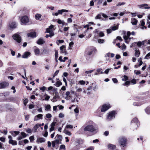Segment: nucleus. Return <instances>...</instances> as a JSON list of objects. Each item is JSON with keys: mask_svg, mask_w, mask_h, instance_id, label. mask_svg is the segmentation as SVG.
Returning a JSON list of instances; mask_svg holds the SVG:
<instances>
[{"mask_svg": "<svg viewBox=\"0 0 150 150\" xmlns=\"http://www.w3.org/2000/svg\"><path fill=\"white\" fill-rule=\"evenodd\" d=\"M87 124L88 125L84 128V130L85 131L93 132L95 130V129L93 125V122L92 121H90Z\"/></svg>", "mask_w": 150, "mask_h": 150, "instance_id": "nucleus-1", "label": "nucleus"}, {"mask_svg": "<svg viewBox=\"0 0 150 150\" xmlns=\"http://www.w3.org/2000/svg\"><path fill=\"white\" fill-rule=\"evenodd\" d=\"M127 140L126 138L124 137H121L119 138L118 142L121 146L125 147L127 143Z\"/></svg>", "mask_w": 150, "mask_h": 150, "instance_id": "nucleus-2", "label": "nucleus"}, {"mask_svg": "<svg viewBox=\"0 0 150 150\" xmlns=\"http://www.w3.org/2000/svg\"><path fill=\"white\" fill-rule=\"evenodd\" d=\"M67 96L66 98L67 99H69L71 98V101L72 102H74L76 101L77 102H78L79 101L78 100H77L76 98H74V99H73L72 98V96H71V94H70V93L69 91H67L66 93L65 94Z\"/></svg>", "mask_w": 150, "mask_h": 150, "instance_id": "nucleus-3", "label": "nucleus"}, {"mask_svg": "<svg viewBox=\"0 0 150 150\" xmlns=\"http://www.w3.org/2000/svg\"><path fill=\"white\" fill-rule=\"evenodd\" d=\"M131 35V33L129 31H128L126 34H124L123 38L125 40V42L128 44L130 40L129 36Z\"/></svg>", "mask_w": 150, "mask_h": 150, "instance_id": "nucleus-4", "label": "nucleus"}, {"mask_svg": "<svg viewBox=\"0 0 150 150\" xmlns=\"http://www.w3.org/2000/svg\"><path fill=\"white\" fill-rule=\"evenodd\" d=\"M21 21L22 25H25L26 24L29 22L28 17L26 16H22L21 18Z\"/></svg>", "mask_w": 150, "mask_h": 150, "instance_id": "nucleus-5", "label": "nucleus"}, {"mask_svg": "<svg viewBox=\"0 0 150 150\" xmlns=\"http://www.w3.org/2000/svg\"><path fill=\"white\" fill-rule=\"evenodd\" d=\"M111 107L109 103L103 104L101 107V111L102 112H104Z\"/></svg>", "mask_w": 150, "mask_h": 150, "instance_id": "nucleus-6", "label": "nucleus"}, {"mask_svg": "<svg viewBox=\"0 0 150 150\" xmlns=\"http://www.w3.org/2000/svg\"><path fill=\"white\" fill-rule=\"evenodd\" d=\"M17 23L15 22H10L8 25V27L11 30H13L17 27Z\"/></svg>", "mask_w": 150, "mask_h": 150, "instance_id": "nucleus-7", "label": "nucleus"}, {"mask_svg": "<svg viewBox=\"0 0 150 150\" xmlns=\"http://www.w3.org/2000/svg\"><path fill=\"white\" fill-rule=\"evenodd\" d=\"M13 38L18 43L21 42V39L20 36L18 34H16L13 35Z\"/></svg>", "mask_w": 150, "mask_h": 150, "instance_id": "nucleus-8", "label": "nucleus"}, {"mask_svg": "<svg viewBox=\"0 0 150 150\" xmlns=\"http://www.w3.org/2000/svg\"><path fill=\"white\" fill-rule=\"evenodd\" d=\"M116 114V113L115 111H112L110 112L108 115L107 119L109 120L113 119L115 117V115Z\"/></svg>", "mask_w": 150, "mask_h": 150, "instance_id": "nucleus-9", "label": "nucleus"}, {"mask_svg": "<svg viewBox=\"0 0 150 150\" xmlns=\"http://www.w3.org/2000/svg\"><path fill=\"white\" fill-rule=\"evenodd\" d=\"M131 124L134 125L135 128H137L139 125V122L137 118H134L131 121Z\"/></svg>", "mask_w": 150, "mask_h": 150, "instance_id": "nucleus-10", "label": "nucleus"}, {"mask_svg": "<svg viewBox=\"0 0 150 150\" xmlns=\"http://www.w3.org/2000/svg\"><path fill=\"white\" fill-rule=\"evenodd\" d=\"M137 7L139 8H144L145 9H149L150 8V7L148 6V5L146 4L139 5L137 6Z\"/></svg>", "mask_w": 150, "mask_h": 150, "instance_id": "nucleus-11", "label": "nucleus"}, {"mask_svg": "<svg viewBox=\"0 0 150 150\" xmlns=\"http://www.w3.org/2000/svg\"><path fill=\"white\" fill-rule=\"evenodd\" d=\"M9 85L8 82H4L0 83V89L5 88L6 87L8 86Z\"/></svg>", "mask_w": 150, "mask_h": 150, "instance_id": "nucleus-12", "label": "nucleus"}, {"mask_svg": "<svg viewBox=\"0 0 150 150\" xmlns=\"http://www.w3.org/2000/svg\"><path fill=\"white\" fill-rule=\"evenodd\" d=\"M62 85V82L60 81L59 78H57L56 82L54 85L57 87H58Z\"/></svg>", "mask_w": 150, "mask_h": 150, "instance_id": "nucleus-13", "label": "nucleus"}, {"mask_svg": "<svg viewBox=\"0 0 150 150\" xmlns=\"http://www.w3.org/2000/svg\"><path fill=\"white\" fill-rule=\"evenodd\" d=\"M108 147L110 150H113L115 149L116 146L115 145L110 144H108L107 145Z\"/></svg>", "mask_w": 150, "mask_h": 150, "instance_id": "nucleus-14", "label": "nucleus"}, {"mask_svg": "<svg viewBox=\"0 0 150 150\" xmlns=\"http://www.w3.org/2000/svg\"><path fill=\"white\" fill-rule=\"evenodd\" d=\"M42 116L43 115L41 114H39L35 116L34 118V121H37L40 119H42Z\"/></svg>", "mask_w": 150, "mask_h": 150, "instance_id": "nucleus-15", "label": "nucleus"}, {"mask_svg": "<svg viewBox=\"0 0 150 150\" xmlns=\"http://www.w3.org/2000/svg\"><path fill=\"white\" fill-rule=\"evenodd\" d=\"M27 36L28 37L33 38L36 37V33L35 32H32L28 33L27 34Z\"/></svg>", "mask_w": 150, "mask_h": 150, "instance_id": "nucleus-16", "label": "nucleus"}, {"mask_svg": "<svg viewBox=\"0 0 150 150\" xmlns=\"http://www.w3.org/2000/svg\"><path fill=\"white\" fill-rule=\"evenodd\" d=\"M45 142V139L43 138H38L36 140V142L37 143L39 144L40 143H42L44 142Z\"/></svg>", "mask_w": 150, "mask_h": 150, "instance_id": "nucleus-17", "label": "nucleus"}, {"mask_svg": "<svg viewBox=\"0 0 150 150\" xmlns=\"http://www.w3.org/2000/svg\"><path fill=\"white\" fill-rule=\"evenodd\" d=\"M30 54V52H25L24 54L22 56V57L23 58H26Z\"/></svg>", "mask_w": 150, "mask_h": 150, "instance_id": "nucleus-18", "label": "nucleus"}, {"mask_svg": "<svg viewBox=\"0 0 150 150\" xmlns=\"http://www.w3.org/2000/svg\"><path fill=\"white\" fill-rule=\"evenodd\" d=\"M45 42V41L42 38H40L37 41V43L38 44L41 45L43 44Z\"/></svg>", "mask_w": 150, "mask_h": 150, "instance_id": "nucleus-19", "label": "nucleus"}, {"mask_svg": "<svg viewBox=\"0 0 150 150\" xmlns=\"http://www.w3.org/2000/svg\"><path fill=\"white\" fill-rule=\"evenodd\" d=\"M137 21L134 18H132L131 19V23L133 25H136L137 24Z\"/></svg>", "mask_w": 150, "mask_h": 150, "instance_id": "nucleus-20", "label": "nucleus"}, {"mask_svg": "<svg viewBox=\"0 0 150 150\" xmlns=\"http://www.w3.org/2000/svg\"><path fill=\"white\" fill-rule=\"evenodd\" d=\"M53 28V26L52 25H51L48 28H47L46 29V31L47 33H50L53 32L52 31V29Z\"/></svg>", "mask_w": 150, "mask_h": 150, "instance_id": "nucleus-21", "label": "nucleus"}, {"mask_svg": "<svg viewBox=\"0 0 150 150\" xmlns=\"http://www.w3.org/2000/svg\"><path fill=\"white\" fill-rule=\"evenodd\" d=\"M8 142L13 145H16L17 144V142L13 140H9Z\"/></svg>", "mask_w": 150, "mask_h": 150, "instance_id": "nucleus-22", "label": "nucleus"}, {"mask_svg": "<svg viewBox=\"0 0 150 150\" xmlns=\"http://www.w3.org/2000/svg\"><path fill=\"white\" fill-rule=\"evenodd\" d=\"M96 50L95 47H93L91 50L88 52V54L89 55L95 52Z\"/></svg>", "mask_w": 150, "mask_h": 150, "instance_id": "nucleus-23", "label": "nucleus"}, {"mask_svg": "<svg viewBox=\"0 0 150 150\" xmlns=\"http://www.w3.org/2000/svg\"><path fill=\"white\" fill-rule=\"evenodd\" d=\"M34 52L36 55H38L40 53V50L38 48L34 49Z\"/></svg>", "mask_w": 150, "mask_h": 150, "instance_id": "nucleus-24", "label": "nucleus"}, {"mask_svg": "<svg viewBox=\"0 0 150 150\" xmlns=\"http://www.w3.org/2000/svg\"><path fill=\"white\" fill-rule=\"evenodd\" d=\"M41 126V125L39 124H37L33 127V129L34 130V132H35L37 129Z\"/></svg>", "mask_w": 150, "mask_h": 150, "instance_id": "nucleus-25", "label": "nucleus"}, {"mask_svg": "<svg viewBox=\"0 0 150 150\" xmlns=\"http://www.w3.org/2000/svg\"><path fill=\"white\" fill-rule=\"evenodd\" d=\"M68 10L66 9H62L61 10H58L57 11L59 14H62V13L64 12H68Z\"/></svg>", "mask_w": 150, "mask_h": 150, "instance_id": "nucleus-26", "label": "nucleus"}, {"mask_svg": "<svg viewBox=\"0 0 150 150\" xmlns=\"http://www.w3.org/2000/svg\"><path fill=\"white\" fill-rule=\"evenodd\" d=\"M141 25L142 26V27H140V28L142 29H146V27L144 26V25H145L144 22L143 21H142L141 22Z\"/></svg>", "mask_w": 150, "mask_h": 150, "instance_id": "nucleus-27", "label": "nucleus"}, {"mask_svg": "<svg viewBox=\"0 0 150 150\" xmlns=\"http://www.w3.org/2000/svg\"><path fill=\"white\" fill-rule=\"evenodd\" d=\"M41 16V15L40 14H37L35 16V18L37 20H40V18Z\"/></svg>", "mask_w": 150, "mask_h": 150, "instance_id": "nucleus-28", "label": "nucleus"}, {"mask_svg": "<svg viewBox=\"0 0 150 150\" xmlns=\"http://www.w3.org/2000/svg\"><path fill=\"white\" fill-rule=\"evenodd\" d=\"M49 33L50 34L49 35L47 34L46 35L45 37L46 38H48L49 37H51L52 36H53L54 35L53 32H50Z\"/></svg>", "mask_w": 150, "mask_h": 150, "instance_id": "nucleus-29", "label": "nucleus"}, {"mask_svg": "<svg viewBox=\"0 0 150 150\" xmlns=\"http://www.w3.org/2000/svg\"><path fill=\"white\" fill-rule=\"evenodd\" d=\"M140 54V52L139 50H135V56L137 57L139 56Z\"/></svg>", "mask_w": 150, "mask_h": 150, "instance_id": "nucleus-30", "label": "nucleus"}, {"mask_svg": "<svg viewBox=\"0 0 150 150\" xmlns=\"http://www.w3.org/2000/svg\"><path fill=\"white\" fill-rule=\"evenodd\" d=\"M55 138L56 139H59L60 141H61L62 139V136L60 135L57 134L55 136Z\"/></svg>", "mask_w": 150, "mask_h": 150, "instance_id": "nucleus-31", "label": "nucleus"}, {"mask_svg": "<svg viewBox=\"0 0 150 150\" xmlns=\"http://www.w3.org/2000/svg\"><path fill=\"white\" fill-rule=\"evenodd\" d=\"M145 112L148 114H150V107H148L145 109Z\"/></svg>", "mask_w": 150, "mask_h": 150, "instance_id": "nucleus-32", "label": "nucleus"}, {"mask_svg": "<svg viewBox=\"0 0 150 150\" xmlns=\"http://www.w3.org/2000/svg\"><path fill=\"white\" fill-rule=\"evenodd\" d=\"M128 77L126 75H124L123 76V78L122 79V81H126L128 80Z\"/></svg>", "mask_w": 150, "mask_h": 150, "instance_id": "nucleus-33", "label": "nucleus"}, {"mask_svg": "<svg viewBox=\"0 0 150 150\" xmlns=\"http://www.w3.org/2000/svg\"><path fill=\"white\" fill-rule=\"evenodd\" d=\"M130 82L129 81H127L125 82V83L122 84V85L124 86H128V85H129Z\"/></svg>", "mask_w": 150, "mask_h": 150, "instance_id": "nucleus-34", "label": "nucleus"}, {"mask_svg": "<svg viewBox=\"0 0 150 150\" xmlns=\"http://www.w3.org/2000/svg\"><path fill=\"white\" fill-rule=\"evenodd\" d=\"M111 29L113 30H115L118 29V25H116L112 27H111Z\"/></svg>", "mask_w": 150, "mask_h": 150, "instance_id": "nucleus-35", "label": "nucleus"}, {"mask_svg": "<svg viewBox=\"0 0 150 150\" xmlns=\"http://www.w3.org/2000/svg\"><path fill=\"white\" fill-rule=\"evenodd\" d=\"M144 58L147 59L150 58V52H149L146 55Z\"/></svg>", "mask_w": 150, "mask_h": 150, "instance_id": "nucleus-36", "label": "nucleus"}, {"mask_svg": "<svg viewBox=\"0 0 150 150\" xmlns=\"http://www.w3.org/2000/svg\"><path fill=\"white\" fill-rule=\"evenodd\" d=\"M142 104L139 103V102H134L133 103V105L134 106H139L141 105Z\"/></svg>", "mask_w": 150, "mask_h": 150, "instance_id": "nucleus-37", "label": "nucleus"}, {"mask_svg": "<svg viewBox=\"0 0 150 150\" xmlns=\"http://www.w3.org/2000/svg\"><path fill=\"white\" fill-rule=\"evenodd\" d=\"M78 83L81 85H84L85 84V82L83 80H81Z\"/></svg>", "mask_w": 150, "mask_h": 150, "instance_id": "nucleus-38", "label": "nucleus"}, {"mask_svg": "<svg viewBox=\"0 0 150 150\" xmlns=\"http://www.w3.org/2000/svg\"><path fill=\"white\" fill-rule=\"evenodd\" d=\"M96 0H92L90 2V6H93L94 5V2H96Z\"/></svg>", "mask_w": 150, "mask_h": 150, "instance_id": "nucleus-39", "label": "nucleus"}, {"mask_svg": "<svg viewBox=\"0 0 150 150\" xmlns=\"http://www.w3.org/2000/svg\"><path fill=\"white\" fill-rule=\"evenodd\" d=\"M101 15L100 14H99L97 15L95 17V18L96 19H100L101 18Z\"/></svg>", "mask_w": 150, "mask_h": 150, "instance_id": "nucleus-40", "label": "nucleus"}, {"mask_svg": "<svg viewBox=\"0 0 150 150\" xmlns=\"http://www.w3.org/2000/svg\"><path fill=\"white\" fill-rule=\"evenodd\" d=\"M66 128L67 129H72L73 128V126L71 125H68L66 126Z\"/></svg>", "mask_w": 150, "mask_h": 150, "instance_id": "nucleus-41", "label": "nucleus"}, {"mask_svg": "<svg viewBox=\"0 0 150 150\" xmlns=\"http://www.w3.org/2000/svg\"><path fill=\"white\" fill-rule=\"evenodd\" d=\"M138 61L139 62V63L138 65V66H140L143 63V62H142V59L141 58H139L138 59Z\"/></svg>", "mask_w": 150, "mask_h": 150, "instance_id": "nucleus-42", "label": "nucleus"}, {"mask_svg": "<svg viewBox=\"0 0 150 150\" xmlns=\"http://www.w3.org/2000/svg\"><path fill=\"white\" fill-rule=\"evenodd\" d=\"M21 134L22 136L23 137V138H25L27 136V135L24 132H21Z\"/></svg>", "mask_w": 150, "mask_h": 150, "instance_id": "nucleus-43", "label": "nucleus"}, {"mask_svg": "<svg viewBox=\"0 0 150 150\" xmlns=\"http://www.w3.org/2000/svg\"><path fill=\"white\" fill-rule=\"evenodd\" d=\"M26 132L29 134H31L32 133V130L30 128H28L26 129Z\"/></svg>", "mask_w": 150, "mask_h": 150, "instance_id": "nucleus-44", "label": "nucleus"}, {"mask_svg": "<svg viewBox=\"0 0 150 150\" xmlns=\"http://www.w3.org/2000/svg\"><path fill=\"white\" fill-rule=\"evenodd\" d=\"M59 72V70H57L54 73L53 75V79H54V77L57 75Z\"/></svg>", "mask_w": 150, "mask_h": 150, "instance_id": "nucleus-45", "label": "nucleus"}, {"mask_svg": "<svg viewBox=\"0 0 150 150\" xmlns=\"http://www.w3.org/2000/svg\"><path fill=\"white\" fill-rule=\"evenodd\" d=\"M55 58H57L58 57V52L57 50H55Z\"/></svg>", "mask_w": 150, "mask_h": 150, "instance_id": "nucleus-46", "label": "nucleus"}, {"mask_svg": "<svg viewBox=\"0 0 150 150\" xmlns=\"http://www.w3.org/2000/svg\"><path fill=\"white\" fill-rule=\"evenodd\" d=\"M65 134L69 136H70L71 135V133L70 132L67 130L65 131Z\"/></svg>", "mask_w": 150, "mask_h": 150, "instance_id": "nucleus-47", "label": "nucleus"}, {"mask_svg": "<svg viewBox=\"0 0 150 150\" xmlns=\"http://www.w3.org/2000/svg\"><path fill=\"white\" fill-rule=\"evenodd\" d=\"M76 91L77 92H80L82 91V89L81 88H78L77 86L76 87Z\"/></svg>", "mask_w": 150, "mask_h": 150, "instance_id": "nucleus-48", "label": "nucleus"}, {"mask_svg": "<svg viewBox=\"0 0 150 150\" xmlns=\"http://www.w3.org/2000/svg\"><path fill=\"white\" fill-rule=\"evenodd\" d=\"M74 44V43L73 42H71L69 43V49H71V46H72Z\"/></svg>", "mask_w": 150, "mask_h": 150, "instance_id": "nucleus-49", "label": "nucleus"}, {"mask_svg": "<svg viewBox=\"0 0 150 150\" xmlns=\"http://www.w3.org/2000/svg\"><path fill=\"white\" fill-rule=\"evenodd\" d=\"M64 42V41L63 40H58V42H56V43L57 45H59V43H63Z\"/></svg>", "mask_w": 150, "mask_h": 150, "instance_id": "nucleus-50", "label": "nucleus"}, {"mask_svg": "<svg viewBox=\"0 0 150 150\" xmlns=\"http://www.w3.org/2000/svg\"><path fill=\"white\" fill-rule=\"evenodd\" d=\"M46 117L47 118H51V117H52V115L48 113V114H47L46 115Z\"/></svg>", "mask_w": 150, "mask_h": 150, "instance_id": "nucleus-51", "label": "nucleus"}, {"mask_svg": "<svg viewBox=\"0 0 150 150\" xmlns=\"http://www.w3.org/2000/svg\"><path fill=\"white\" fill-rule=\"evenodd\" d=\"M125 4V2H119L117 4V6H121L122 5H124Z\"/></svg>", "mask_w": 150, "mask_h": 150, "instance_id": "nucleus-52", "label": "nucleus"}, {"mask_svg": "<svg viewBox=\"0 0 150 150\" xmlns=\"http://www.w3.org/2000/svg\"><path fill=\"white\" fill-rule=\"evenodd\" d=\"M40 90H41L42 91L44 92L46 89V88L45 86H43L40 88Z\"/></svg>", "mask_w": 150, "mask_h": 150, "instance_id": "nucleus-53", "label": "nucleus"}, {"mask_svg": "<svg viewBox=\"0 0 150 150\" xmlns=\"http://www.w3.org/2000/svg\"><path fill=\"white\" fill-rule=\"evenodd\" d=\"M111 69V68L107 69L104 71V73L106 74H108L109 71Z\"/></svg>", "mask_w": 150, "mask_h": 150, "instance_id": "nucleus-54", "label": "nucleus"}, {"mask_svg": "<svg viewBox=\"0 0 150 150\" xmlns=\"http://www.w3.org/2000/svg\"><path fill=\"white\" fill-rule=\"evenodd\" d=\"M98 42L100 43H103L104 42V40L103 39H100L98 40Z\"/></svg>", "mask_w": 150, "mask_h": 150, "instance_id": "nucleus-55", "label": "nucleus"}, {"mask_svg": "<svg viewBox=\"0 0 150 150\" xmlns=\"http://www.w3.org/2000/svg\"><path fill=\"white\" fill-rule=\"evenodd\" d=\"M89 26V25L88 24L84 26V28H87V29H86V32H87L88 30L89 29V28H88V27Z\"/></svg>", "mask_w": 150, "mask_h": 150, "instance_id": "nucleus-56", "label": "nucleus"}, {"mask_svg": "<svg viewBox=\"0 0 150 150\" xmlns=\"http://www.w3.org/2000/svg\"><path fill=\"white\" fill-rule=\"evenodd\" d=\"M94 71V70H91L88 71H86L85 72V73L86 74H88L92 73Z\"/></svg>", "mask_w": 150, "mask_h": 150, "instance_id": "nucleus-57", "label": "nucleus"}, {"mask_svg": "<svg viewBox=\"0 0 150 150\" xmlns=\"http://www.w3.org/2000/svg\"><path fill=\"white\" fill-rule=\"evenodd\" d=\"M112 80L113 82L115 83H117L118 82V81L117 79L116 78H112Z\"/></svg>", "mask_w": 150, "mask_h": 150, "instance_id": "nucleus-58", "label": "nucleus"}, {"mask_svg": "<svg viewBox=\"0 0 150 150\" xmlns=\"http://www.w3.org/2000/svg\"><path fill=\"white\" fill-rule=\"evenodd\" d=\"M34 136H31L29 137V139L30 142H32L34 139Z\"/></svg>", "mask_w": 150, "mask_h": 150, "instance_id": "nucleus-59", "label": "nucleus"}, {"mask_svg": "<svg viewBox=\"0 0 150 150\" xmlns=\"http://www.w3.org/2000/svg\"><path fill=\"white\" fill-rule=\"evenodd\" d=\"M64 114H63L62 113H60L59 115V118H61L63 117H64Z\"/></svg>", "mask_w": 150, "mask_h": 150, "instance_id": "nucleus-60", "label": "nucleus"}, {"mask_svg": "<svg viewBox=\"0 0 150 150\" xmlns=\"http://www.w3.org/2000/svg\"><path fill=\"white\" fill-rule=\"evenodd\" d=\"M45 108H46V110H49L50 109L51 106L50 105H47L46 106Z\"/></svg>", "mask_w": 150, "mask_h": 150, "instance_id": "nucleus-61", "label": "nucleus"}, {"mask_svg": "<svg viewBox=\"0 0 150 150\" xmlns=\"http://www.w3.org/2000/svg\"><path fill=\"white\" fill-rule=\"evenodd\" d=\"M59 60L60 62H65V60H63V59H62V57L61 56L59 57Z\"/></svg>", "mask_w": 150, "mask_h": 150, "instance_id": "nucleus-62", "label": "nucleus"}, {"mask_svg": "<svg viewBox=\"0 0 150 150\" xmlns=\"http://www.w3.org/2000/svg\"><path fill=\"white\" fill-rule=\"evenodd\" d=\"M46 97L45 98V100H48L50 98V96L47 95H46Z\"/></svg>", "mask_w": 150, "mask_h": 150, "instance_id": "nucleus-63", "label": "nucleus"}, {"mask_svg": "<svg viewBox=\"0 0 150 150\" xmlns=\"http://www.w3.org/2000/svg\"><path fill=\"white\" fill-rule=\"evenodd\" d=\"M94 148L93 147L91 146L86 150H94Z\"/></svg>", "mask_w": 150, "mask_h": 150, "instance_id": "nucleus-64", "label": "nucleus"}]
</instances>
